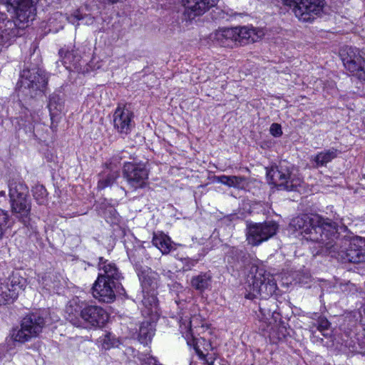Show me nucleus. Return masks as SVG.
<instances>
[{
	"mask_svg": "<svg viewBox=\"0 0 365 365\" xmlns=\"http://www.w3.org/2000/svg\"><path fill=\"white\" fill-rule=\"evenodd\" d=\"M227 262L237 270L244 269L245 275V289L248 292L247 298H262L259 304V321L266 327L277 322L281 319L277 310L274 298H269L277 290L276 281L270 273L259 268L251 262L250 255L244 250L238 247H229L226 252Z\"/></svg>",
	"mask_w": 365,
	"mask_h": 365,
	"instance_id": "f257e3e1",
	"label": "nucleus"
},
{
	"mask_svg": "<svg viewBox=\"0 0 365 365\" xmlns=\"http://www.w3.org/2000/svg\"><path fill=\"white\" fill-rule=\"evenodd\" d=\"M336 222L326 221L318 216L310 217L302 215L294 217L289 223V230L296 237L316 243L313 249L317 250L316 255H324L327 243L332 235H335Z\"/></svg>",
	"mask_w": 365,
	"mask_h": 365,
	"instance_id": "f03ea898",
	"label": "nucleus"
},
{
	"mask_svg": "<svg viewBox=\"0 0 365 365\" xmlns=\"http://www.w3.org/2000/svg\"><path fill=\"white\" fill-rule=\"evenodd\" d=\"M98 268L99 273L93 285L92 294L100 302L111 303L117 293L125 292L120 282L123 277L114 262L102 257H98Z\"/></svg>",
	"mask_w": 365,
	"mask_h": 365,
	"instance_id": "7ed1b4c3",
	"label": "nucleus"
},
{
	"mask_svg": "<svg viewBox=\"0 0 365 365\" xmlns=\"http://www.w3.org/2000/svg\"><path fill=\"white\" fill-rule=\"evenodd\" d=\"M334 234L327 243L324 255L352 263L365 262V238H349L346 235H341L337 225Z\"/></svg>",
	"mask_w": 365,
	"mask_h": 365,
	"instance_id": "20e7f679",
	"label": "nucleus"
},
{
	"mask_svg": "<svg viewBox=\"0 0 365 365\" xmlns=\"http://www.w3.org/2000/svg\"><path fill=\"white\" fill-rule=\"evenodd\" d=\"M66 319L73 326L84 329L103 327L108 321L107 312L101 307L87 304L84 307L69 305L66 307Z\"/></svg>",
	"mask_w": 365,
	"mask_h": 365,
	"instance_id": "39448f33",
	"label": "nucleus"
},
{
	"mask_svg": "<svg viewBox=\"0 0 365 365\" xmlns=\"http://www.w3.org/2000/svg\"><path fill=\"white\" fill-rule=\"evenodd\" d=\"M9 191L12 212L26 225L31 212L29 187L21 179L13 178L9 182Z\"/></svg>",
	"mask_w": 365,
	"mask_h": 365,
	"instance_id": "423d86ee",
	"label": "nucleus"
},
{
	"mask_svg": "<svg viewBox=\"0 0 365 365\" xmlns=\"http://www.w3.org/2000/svg\"><path fill=\"white\" fill-rule=\"evenodd\" d=\"M294 171L292 165L282 161L277 165L267 168V179L278 190L294 191L302 183V179Z\"/></svg>",
	"mask_w": 365,
	"mask_h": 365,
	"instance_id": "0eeeda50",
	"label": "nucleus"
},
{
	"mask_svg": "<svg viewBox=\"0 0 365 365\" xmlns=\"http://www.w3.org/2000/svg\"><path fill=\"white\" fill-rule=\"evenodd\" d=\"M45 325V317L41 312H31L21 319L20 327L12 329L10 335L14 341L24 344L38 336Z\"/></svg>",
	"mask_w": 365,
	"mask_h": 365,
	"instance_id": "6e6552de",
	"label": "nucleus"
},
{
	"mask_svg": "<svg viewBox=\"0 0 365 365\" xmlns=\"http://www.w3.org/2000/svg\"><path fill=\"white\" fill-rule=\"evenodd\" d=\"M38 59L33 67L24 68L20 75L18 85L22 89L29 90L31 96L43 92L48 82L45 71L38 67Z\"/></svg>",
	"mask_w": 365,
	"mask_h": 365,
	"instance_id": "1a4fd4ad",
	"label": "nucleus"
},
{
	"mask_svg": "<svg viewBox=\"0 0 365 365\" xmlns=\"http://www.w3.org/2000/svg\"><path fill=\"white\" fill-rule=\"evenodd\" d=\"M278 229L279 225L273 220L262 223H250L247 227V241L249 245L259 246L273 237Z\"/></svg>",
	"mask_w": 365,
	"mask_h": 365,
	"instance_id": "9d476101",
	"label": "nucleus"
},
{
	"mask_svg": "<svg viewBox=\"0 0 365 365\" xmlns=\"http://www.w3.org/2000/svg\"><path fill=\"white\" fill-rule=\"evenodd\" d=\"M149 171L145 164L127 162L124 163L123 176L133 190L145 187L148 184Z\"/></svg>",
	"mask_w": 365,
	"mask_h": 365,
	"instance_id": "9b49d317",
	"label": "nucleus"
},
{
	"mask_svg": "<svg viewBox=\"0 0 365 365\" xmlns=\"http://www.w3.org/2000/svg\"><path fill=\"white\" fill-rule=\"evenodd\" d=\"M286 4L293 6V11L299 20L312 21L313 14H319L323 9V0H283Z\"/></svg>",
	"mask_w": 365,
	"mask_h": 365,
	"instance_id": "f8f14e48",
	"label": "nucleus"
},
{
	"mask_svg": "<svg viewBox=\"0 0 365 365\" xmlns=\"http://www.w3.org/2000/svg\"><path fill=\"white\" fill-rule=\"evenodd\" d=\"M345 68L354 77L365 81V59L356 48L347 49L346 56L342 58Z\"/></svg>",
	"mask_w": 365,
	"mask_h": 365,
	"instance_id": "ddd939ff",
	"label": "nucleus"
},
{
	"mask_svg": "<svg viewBox=\"0 0 365 365\" xmlns=\"http://www.w3.org/2000/svg\"><path fill=\"white\" fill-rule=\"evenodd\" d=\"M133 113L125 106L118 105L113 113L114 128L121 134H128L133 126Z\"/></svg>",
	"mask_w": 365,
	"mask_h": 365,
	"instance_id": "4468645a",
	"label": "nucleus"
},
{
	"mask_svg": "<svg viewBox=\"0 0 365 365\" xmlns=\"http://www.w3.org/2000/svg\"><path fill=\"white\" fill-rule=\"evenodd\" d=\"M218 0H182L183 15L186 20H192L202 15L210 8L215 6Z\"/></svg>",
	"mask_w": 365,
	"mask_h": 365,
	"instance_id": "2eb2a0df",
	"label": "nucleus"
},
{
	"mask_svg": "<svg viewBox=\"0 0 365 365\" xmlns=\"http://www.w3.org/2000/svg\"><path fill=\"white\" fill-rule=\"evenodd\" d=\"M18 23L11 19H6L4 14L0 16V45L9 43L10 41L21 35Z\"/></svg>",
	"mask_w": 365,
	"mask_h": 365,
	"instance_id": "dca6fc26",
	"label": "nucleus"
},
{
	"mask_svg": "<svg viewBox=\"0 0 365 365\" xmlns=\"http://www.w3.org/2000/svg\"><path fill=\"white\" fill-rule=\"evenodd\" d=\"M136 269L143 292L156 291L158 287V274L148 267H140Z\"/></svg>",
	"mask_w": 365,
	"mask_h": 365,
	"instance_id": "f3484780",
	"label": "nucleus"
},
{
	"mask_svg": "<svg viewBox=\"0 0 365 365\" xmlns=\"http://www.w3.org/2000/svg\"><path fill=\"white\" fill-rule=\"evenodd\" d=\"M141 308L142 314L153 319H156L158 315V301L156 291L143 292Z\"/></svg>",
	"mask_w": 365,
	"mask_h": 365,
	"instance_id": "a211bd4d",
	"label": "nucleus"
},
{
	"mask_svg": "<svg viewBox=\"0 0 365 365\" xmlns=\"http://www.w3.org/2000/svg\"><path fill=\"white\" fill-rule=\"evenodd\" d=\"M235 38L237 45L244 46L257 41L262 36V31L247 26L235 27Z\"/></svg>",
	"mask_w": 365,
	"mask_h": 365,
	"instance_id": "6ab92c4d",
	"label": "nucleus"
},
{
	"mask_svg": "<svg viewBox=\"0 0 365 365\" xmlns=\"http://www.w3.org/2000/svg\"><path fill=\"white\" fill-rule=\"evenodd\" d=\"M234 28H223L212 33L210 38L222 46H232L237 45Z\"/></svg>",
	"mask_w": 365,
	"mask_h": 365,
	"instance_id": "aec40b11",
	"label": "nucleus"
},
{
	"mask_svg": "<svg viewBox=\"0 0 365 365\" xmlns=\"http://www.w3.org/2000/svg\"><path fill=\"white\" fill-rule=\"evenodd\" d=\"M180 331L185 334L186 337L192 336V330L197 327H203L204 322L200 315H193L192 317H181L179 321Z\"/></svg>",
	"mask_w": 365,
	"mask_h": 365,
	"instance_id": "412c9836",
	"label": "nucleus"
},
{
	"mask_svg": "<svg viewBox=\"0 0 365 365\" xmlns=\"http://www.w3.org/2000/svg\"><path fill=\"white\" fill-rule=\"evenodd\" d=\"M155 320L150 318L141 322L138 331V339L143 344H148L155 334Z\"/></svg>",
	"mask_w": 365,
	"mask_h": 365,
	"instance_id": "4be33fe9",
	"label": "nucleus"
},
{
	"mask_svg": "<svg viewBox=\"0 0 365 365\" xmlns=\"http://www.w3.org/2000/svg\"><path fill=\"white\" fill-rule=\"evenodd\" d=\"M338 153L339 150L334 148L324 150L315 155L312 156L311 161L314 163V166L315 168L324 167L327 163L335 159Z\"/></svg>",
	"mask_w": 365,
	"mask_h": 365,
	"instance_id": "5701e85b",
	"label": "nucleus"
},
{
	"mask_svg": "<svg viewBox=\"0 0 365 365\" xmlns=\"http://www.w3.org/2000/svg\"><path fill=\"white\" fill-rule=\"evenodd\" d=\"M48 108L52 120L61 113L63 108V100L60 92H54L50 95Z\"/></svg>",
	"mask_w": 365,
	"mask_h": 365,
	"instance_id": "b1692460",
	"label": "nucleus"
},
{
	"mask_svg": "<svg viewBox=\"0 0 365 365\" xmlns=\"http://www.w3.org/2000/svg\"><path fill=\"white\" fill-rule=\"evenodd\" d=\"M212 275L210 272H201L191 279V286L198 292H204L210 286Z\"/></svg>",
	"mask_w": 365,
	"mask_h": 365,
	"instance_id": "393cba45",
	"label": "nucleus"
},
{
	"mask_svg": "<svg viewBox=\"0 0 365 365\" xmlns=\"http://www.w3.org/2000/svg\"><path fill=\"white\" fill-rule=\"evenodd\" d=\"M152 242L155 247L160 250L163 255L168 254L173 248L170 238L165 235H155Z\"/></svg>",
	"mask_w": 365,
	"mask_h": 365,
	"instance_id": "a878e982",
	"label": "nucleus"
},
{
	"mask_svg": "<svg viewBox=\"0 0 365 365\" xmlns=\"http://www.w3.org/2000/svg\"><path fill=\"white\" fill-rule=\"evenodd\" d=\"M215 181L225 185L228 187H233L235 188H241L243 187L245 178L242 176H235V175H220L215 176Z\"/></svg>",
	"mask_w": 365,
	"mask_h": 365,
	"instance_id": "bb28decb",
	"label": "nucleus"
},
{
	"mask_svg": "<svg viewBox=\"0 0 365 365\" xmlns=\"http://www.w3.org/2000/svg\"><path fill=\"white\" fill-rule=\"evenodd\" d=\"M6 283L11 289V297H18L19 291L25 288L26 279L17 274H13Z\"/></svg>",
	"mask_w": 365,
	"mask_h": 365,
	"instance_id": "cd10ccee",
	"label": "nucleus"
},
{
	"mask_svg": "<svg viewBox=\"0 0 365 365\" xmlns=\"http://www.w3.org/2000/svg\"><path fill=\"white\" fill-rule=\"evenodd\" d=\"M63 51L61 50L59 53L62 57V63L66 68H71V66H74V68L78 66L81 57L77 51L74 50L67 51L64 53V56H63Z\"/></svg>",
	"mask_w": 365,
	"mask_h": 365,
	"instance_id": "c85d7f7f",
	"label": "nucleus"
},
{
	"mask_svg": "<svg viewBox=\"0 0 365 365\" xmlns=\"http://www.w3.org/2000/svg\"><path fill=\"white\" fill-rule=\"evenodd\" d=\"M132 353L135 356V353L138 354V359L141 363V365H162L158 362V359L148 354H139L138 351L131 347H128L125 350L126 354Z\"/></svg>",
	"mask_w": 365,
	"mask_h": 365,
	"instance_id": "c756f323",
	"label": "nucleus"
},
{
	"mask_svg": "<svg viewBox=\"0 0 365 365\" xmlns=\"http://www.w3.org/2000/svg\"><path fill=\"white\" fill-rule=\"evenodd\" d=\"M11 289L6 282L0 286V305L10 304L14 302L17 297H11Z\"/></svg>",
	"mask_w": 365,
	"mask_h": 365,
	"instance_id": "7c9ffc66",
	"label": "nucleus"
},
{
	"mask_svg": "<svg viewBox=\"0 0 365 365\" xmlns=\"http://www.w3.org/2000/svg\"><path fill=\"white\" fill-rule=\"evenodd\" d=\"M31 191L34 199L38 205H44L47 202L48 192L43 185H36L32 188Z\"/></svg>",
	"mask_w": 365,
	"mask_h": 365,
	"instance_id": "2f4dec72",
	"label": "nucleus"
},
{
	"mask_svg": "<svg viewBox=\"0 0 365 365\" xmlns=\"http://www.w3.org/2000/svg\"><path fill=\"white\" fill-rule=\"evenodd\" d=\"M103 215L106 222L110 224H115L118 221V214L112 206L106 207Z\"/></svg>",
	"mask_w": 365,
	"mask_h": 365,
	"instance_id": "473e14b6",
	"label": "nucleus"
},
{
	"mask_svg": "<svg viewBox=\"0 0 365 365\" xmlns=\"http://www.w3.org/2000/svg\"><path fill=\"white\" fill-rule=\"evenodd\" d=\"M117 174L110 173L106 176L103 177L98 180V187L99 189H104L107 187L111 186L117 178Z\"/></svg>",
	"mask_w": 365,
	"mask_h": 365,
	"instance_id": "72a5a7b5",
	"label": "nucleus"
},
{
	"mask_svg": "<svg viewBox=\"0 0 365 365\" xmlns=\"http://www.w3.org/2000/svg\"><path fill=\"white\" fill-rule=\"evenodd\" d=\"M180 260L182 262V269L184 271H189L192 269L198 262V259H192L190 257L182 258Z\"/></svg>",
	"mask_w": 365,
	"mask_h": 365,
	"instance_id": "f704fd0d",
	"label": "nucleus"
},
{
	"mask_svg": "<svg viewBox=\"0 0 365 365\" xmlns=\"http://www.w3.org/2000/svg\"><path fill=\"white\" fill-rule=\"evenodd\" d=\"M66 19L70 24L78 26L79 21H81V11L79 10H76L73 14L67 16Z\"/></svg>",
	"mask_w": 365,
	"mask_h": 365,
	"instance_id": "c9c22d12",
	"label": "nucleus"
},
{
	"mask_svg": "<svg viewBox=\"0 0 365 365\" xmlns=\"http://www.w3.org/2000/svg\"><path fill=\"white\" fill-rule=\"evenodd\" d=\"M329 326L330 323L326 318L321 317L317 321V329L321 332H323L324 331L329 329Z\"/></svg>",
	"mask_w": 365,
	"mask_h": 365,
	"instance_id": "e433bc0d",
	"label": "nucleus"
},
{
	"mask_svg": "<svg viewBox=\"0 0 365 365\" xmlns=\"http://www.w3.org/2000/svg\"><path fill=\"white\" fill-rule=\"evenodd\" d=\"M269 132L274 137H280L282 135L281 125L272 123L270 126Z\"/></svg>",
	"mask_w": 365,
	"mask_h": 365,
	"instance_id": "4c0bfd02",
	"label": "nucleus"
},
{
	"mask_svg": "<svg viewBox=\"0 0 365 365\" xmlns=\"http://www.w3.org/2000/svg\"><path fill=\"white\" fill-rule=\"evenodd\" d=\"M7 220V212L0 209V239L1 238L3 235L2 227L6 225Z\"/></svg>",
	"mask_w": 365,
	"mask_h": 365,
	"instance_id": "58836bf2",
	"label": "nucleus"
},
{
	"mask_svg": "<svg viewBox=\"0 0 365 365\" xmlns=\"http://www.w3.org/2000/svg\"><path fill=\"white\" fill-rule=\"evenodd\" d=\"M81 21L85 25H92L95 22V18L91 14H83L81 13Z\"/></svg>",
	"mask_w": 365,
	"mask_h": 365,
	"instance_id": "ea45409f",
	"label": "nucleus"
},
{
	"mask_svg": "<svg viewBox=\"0 0 365 365\" xmlns=\"http://www.w3.org/2000/svg\"><path fill=\"white\" fill-rule=\"evenodd\" d=\"M101 343L102 346L105 349H108L114 345V342L111 341L110 334H107L104 336L103 339L101 340Z\"/></svg>",
	"mask_w": 365,
	"mask_h": 365,
	"instance_id": "a19ab883",
	"label": "nucleus"
},
{
	"mask_svg": "<svg viewBox=\"0 0 365 365\" xmlns=\"http://www.w3.org/2000/svg\"><path fill=\"white\" fill-rule=\"evenodd\" d=\"M125 153L124 151H121L119 153L115 155L113 157V161H115V162H118L119 163L123 158H125V155H123V154Z\"/></svg>",
	"mask_w": 365,
	"mask_h": 365,
	"instance_id": "79ce46f5",
	"label": "nucleus"
},
{
	"mask_svg": "<svg viewBox=\"0 0 365 365\" xmlns=\"http://www.w3.org/2000/svg\"><path fill=\"white\" fill-rule=\"evenodd\" d=\"M5 195H6V192H5V191H1V192H0V196H3V197H4Z\"/></svg>",
	"mask_w": 365,
	"mask_h": 365,
	"instance_id": "37998d69",
	"label": "nucleus"
},
{
	"mask_svg": "<svg viewBox=\"0 0 365 365\" xmlns=\"http://www.w3.org/2000/svg\"><path fill=\"white\" fill-rule=\"evenodd\" d=\"M198 354H199L200 357L201 359H202V358L205 356V355H204V354H203V353H202V352H201L200 354V353H198Z\"/></svg>",
	"mask_w": 365,
	"mask_h": 365,
	"instance_id": "c03bdc74",
	"label": "nucleus"
},
{
	"mask_svg": "<svg viewBox=\"0 0 365 365\" xmlns=\"http://www.w3.org/2000/svg\"><path fill=\"white\" fill-rule=\"evenodd\" d=\"M208 364L209 365H213L214 364V361H211L210 362L207 361Z\"/></svg>",
	"mask_w": 365,
	"mask_h": 365,
	"instance_id": "a18cd8bd",
	"label": "nucleus"
},
{
	"mask_svg": "<svg viewBox=\"0 0 365 365\" xmlns=\"http://www.w3.org/2000/svg\"><path fill=\"white\" fill-rule=\"evenodd\" d=\"M340 229H341V230H342V229H345V227H340Z\"/></svg>",
	"mask_w": 365,
	"mask_h": 365,
	"instance_id": "49530a36",
	"label": "nucleus"
}]
</instances>
